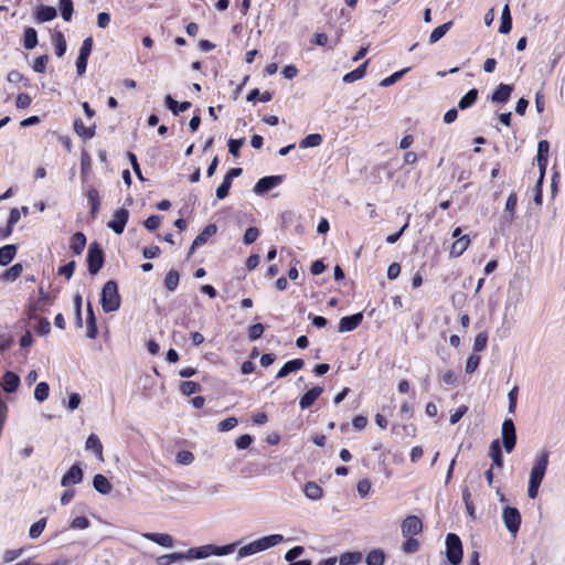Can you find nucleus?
<instances>
[{
  "mask_svg": "<svg viewBox=\"0 0 565 565\" xmlns=\"http://www.w3.org/2000/svg\"><path fill=\"white\" fill-rule=\"evenodd\" d=\"M17 246L13 244L4 245L0 248V265L6 266L10 264L17 254Z\"/></svg>",
  "mask_w": 565,
  "mask_h": 565,
  "instance_id": "a878e982",
  "label": "nucleus"
},
{
  "mask_svg": "<svg viewBox=\"0 0 565 565\" xmlns=\"http://www.w3.org/2000/svg\"><path fill=\"white\" fill-rule=\"evenodd\" d=\"M88 526H89V521H88V519L86 516H76L71 522V527L72 529L85 530Z\"/></svg>",
  "mask_w": 565,
  "mask_h": 565,
  "instance_id": "69168bd1",
  "label": "nucleus"
},
{
  "mask_svg": "<svg viewBox=\"0 0 565 565\" xmlns=\"http://www.w3.org/2000/svg\"><path fill=\"white\" fill-rule=\"evenodd\" d=\"M479 363H480L479 355H476V354L470 355L466 362V372L468 374L473 373L477 370Z\"/></svg>",
  "mask_w": 565,
  "mask_h": 565,
  "instance_id": "bf43d9fd",
  "label": "nucleus"
},
{
  "mask_svg": "<svg viewBox=\"0 0 565 565\" xmlns=\"http://www.w3.org/2000/svg\"><path fill=\"white\" fill-rule=\"evenodd\" d=\"M322 143V137L320 134H310L306 136L299 143L300 148L319 147Z\"/></svg>",
  "mask_w": 565,
  "mask_h": 565,
  "instance_id": "4c0bfd02",
  "label": "nucleus"
},
{
  "mask_svg": "<svg viewBox=\"0 0 565 565\" xmlns=\"http://www.w3.org/2000/svg\"><path fill=\"white\" fill-rule=\"evenodd\" d=\"M504 525L507 526L508 531L515 536L520 529L521 523V514L515 508L505 507L503 509L502 513Z\"/></svg>",
  "mask_w": 565,
  "mask_h": 565,
  "instance_id": "423d86ee",
  "label": "nucleus"
},
{
  "mask_svg": "<svg viewBox=\"0 0 565 565\" xmlns=\"http://www.w3.org/2000/svg\"><path fill=\"white\" fill-rule=\"evenodd\" d=\"M74 129L78 136L84 138H92L95 135V124L86 127L81 119L74 121Z\"/></svg>",
  "mask_w": 565,
  "mask_h": 565,
  "instance_id": "f704fd0d",
  "label": "nucleus"
},
{
  "mask_svg": "<svg viewBox=\"0 0 565 565\" xmlns=\"http://www.w3.org/2000/svg\"><path fill=\"white\" fill-rule=\"evenodd\" d=\"M19 220L20 211L18 209H12L10 212L7 228L3 231V237H8L12 233L13 226L19 222Z\"/></svg>",
  "mask_w": 565,
  "mask_h": 565,
  "instance_id": "a18cd8bd",
  "label": "nucleus"
},
{
  "mask_svg": "<svg viewBox=\"0 0 565 565\" xmlns=\"http://www.w3.org/2000/svg\"><path fill=\"white\" fill-rule=\"evenodd\" d=\"M281 542H284V536L281 534H270L259 537L248 544L241 546L237 551V559L258 554L268 548L277 546Z\"/></svg>",
  "mask_w": 565,
  "mask_h": 565,
  "instance_id": "f257e3e1",
  "label": "nucleus"
},
{
  "mask_svg": "<svg viewBox=\"0 0 565 565\" xmlns=\"http://www.w3.org/2000/svg\"><path fill=\"white\" fill-rule=\"evenodd\" d=\"M501 435L505 451L511 452L516 443L515 427L512 419H504V422L502 423Z\"/></svg>",
  "mask_w": 565,
  "mask_h": 565,
  "instance_id": "0eeeda50",
  "label": "nucleus"
},
{
  "mask_svg": "<svg viewBox=\"0 0 565 565\" xmlns=\"http://www.w3.org/2000/svg\"><path fill=\"white\" fill-rule=\"evenodd\" d=\"M550 151V143L547 140H541L537 145V166L540 170V177H544L546 173L547 156Z\"/></svg>",
  "mask_w": 565,
  "mask_h": 565,
  "instance_id": "9b49d317",
  "label": "nucleus"
},
{
  "mask_svg": "<svg viewBox=\"0 0 565 565\" xmlns=\"http://www.w3.org/2000/svg\"><path fill=\"white\" fill-rule=\"evenodd\" d=\"M35 14H36V19L40 22H47V21L55 19L57 15V12L54 7L40 6V7H38Z\"/></svg>",
  "mask_w": 565,
  "mask_h": 565,
  "instance_id": "cd10ccee",
  "label": "nucleus"
},
{
  "mask_svg": "<svg viewBox=\"0 0 565 565\" xmlns=\"http://www.w3.org/2000/svg\"><path fill=\"white\" fill-rule=\"evenodd\" d=\"M452 21H448L437 28H435L429 35V43L434 44L438 42L451 28Z\"/></svg>",
  "mask_w": 565,
  "mask_h": 565,
  "instance_id": "72a5a7b5",
  "label": "nucleus"
},
{
  "mask_svg": "<svg viewBox=\"0 0 565 565\" xmlns=\"http://www.w3.org/2000/svg\"><path fill=\"white\" fill-rule=\"evenodd\" d=\"M264 326L262 323H256V324H253L252 327H249L248 329V337L252 341H255L257 340L258 338L262 337V334L264 333Z\"/></svg>",
  "mask_w": 565,
  "mask_h": 565,
  "instance_id": "13d9d810",
  "label": "nucleus"
},
{
  "mask_svg": "<svg viewBox=\"0 0 565 565\" xmlns=\"http://www.w3.org/2000/svg\"><path fill=\"white\" fill-rule=\"evenodd\" d=\"M86 195L90 203V214L93 217L96 216L100 206V198L98 191L93 186H87Z\"/></svg>",
  "mask_w": 565,
  "mask_h": 565,
  "instance_id": "393cba45",
  "label": "nucleus"
},
{
  "mask_svg": "<svg viewBox=\"0 0 565 565\" xmlns=\"http://www.w3.org/2000/svg\"><path fill=\"white\" fill-rule=\"evenodd\" d=\"M19 384L20 377L13 372L8 371L2 377V388L8 393L17 391Z\"/></svg>",
  "mask_w": 565,
  "mask_h": 565,
  "instance_id": "5701e85b",
  "label": "nucleus"
},
{
  "mask_svg": "<svg viewBox=\"0 0 565 565\" xmlns=\"http://www.w3.org/2000/svg\"><path fill=\"white\" fill-rule=\"evenodd\" d=\"M83 480V470L78 465H74L71 469L62 477L61 484L63 487H71L77 484Z\"/></svg>",
  "mask_w": 565,
  "mask_h": 565,
  "instance_id": "f8f14e48",
  "label": "nucleus"
},
{
  "mask_svg": "<svg viewBox=\"0 0 565 565\" xmlns=\"http://www.w3.org/2000/svg\"><path fill=\"white\" fill-rule=\"evenodd\" d=\"M87 262L89 273L92 275L97 274L103 266V252L99 248L98 244L93 243L89 245Z\"/></svg>",
  "mask_w": 565,
  "mask_h": 565,
  "instance_id": "6e6552de",
  "label": "nucleus"
},
{
  "mask_svg": "<svg viewBox=\"0 0 565 565\" xmlns=\"http://www.w3.org/2000/svg\"><path fill=\"white\" fill-rule=\"evenodd\" d=\"M518 393H519V388L518 386H514L508 394V398H509V413L510 414H513L515 412V407H516V401H518Z\"/></svg>",
  "mask_w": 565,
  "mask_h": 565,
  "instance_id": "e2e57ef3",
  "label": "nucleus"
},
{
  "mask_svg": "<svg viewBox=\"0 0 565 565\" xmlns=\"http://www.w3.org/2000/svg\"><path fill=\"white\" fill-rule=\"evenodd\" d=\"M61 14L64 21H71L73 15V1L72 0H58Z\"/></svg>",
  "mask_w": 565,
  "mask_h": 565,
  "instance_id": "c03bdc74",
  "label": "nucleus"
},
{
  "mask_svg": "<svg viewBox=\"0 0 565 565\" xmlns=\"http://www.w3.org/2000/svg\"><path fill=\"white\" fill-rule=\"evenodd\" d=\"M513 87L511 85L500 84L490 96V100L497 104H505L511 97Z\"/></svg>",
  "mask_w": 565,
  "mask_h": 565,
  "instance_id": "2eb2a0df",
  "label": "nucleus"
},
{
  "mask_svg": "<svg viewBox=\"0 0 565 565\" xmlns=\"http://www.w3.org/2000/svg\"><path fill=\"white\" fill-rule=\"evenodd\" d=\"M231 188V179H224L223 183L216 189V196L218 199H224L228 194V190Z\"/></svg>",
  "mask_w": 565,
  "mask_h": 565,
  "instance_id": "338daca9",
  "label": "nucleus"
},
{
  "mask_svg": "<svg viewBox=\"0 0 565 565\" xmlns=\"http://www.w3.org/2000/svg\"><path fill=\"white\" fill-rule=\"evenodd\" d=\"M322 488L315 482H307L305 486V494L311 500H318L322 497Z\"/></svg>",
  "mask_w": 565,
  "mask_h": 565,
  "instance_id": "e433bc0d",
  "label": "nucleus"
},
{
  "mask_svg": "<svg viewBox=\"0 0 565 565\" xmlns=\"http://www.w3.org/2000/svg\"><path fill=\"white\" fill-rule=\"evenodd\" d=\"M282 179H259V181L254 186V192L256 194H264L270 189L277 186Z\"/></svg>",
  "mask_w": 565,
  "mask_h": 565,
  "instance_id": "bb28decb",
  "label": "nucleus"
},
{
  "mask_svg": "<svg viewBox=\"0 0 565 565\" xmlns=\"http://www.w3.org/2000/svg\"><path fill=\"white\" fill-rule=\"evenodd\" d=\"M401 529L403 536H414L422 532L423 523L418 516L408 515L403 520Z\"/></svg>",
  "mask_w": 565,
  "mask_h": 565,
  "instance_id": "9d476101",
  "label": "nucleus"
},
{
  "mask_svg": "<svg viewBox=\"0 0 565 565\" xmlns=\"http://www.w3.org/2000/svg\"><path fill=\"white\" fill-rule=\"evenodd\" d=\"M245 139L238 138V139H230L228 140V151L232 156L237 157L239 154V150L242 146L244 145Z\"/></svg>",
  "mask_w": 565,
  "mask_h": 565,
  "instance_id": "603ef678",
  "label": "nucleus"
},
{
  "mask_svg": "<svg viewBox=\"0 0 565 565\" xmlns=\"http://www.w3.org/2000/svg\"><path fill=\"white\" fill-rule=\"evenodd\" d=\"M185 556L184 553H171L166 554L157 558L158 565H171L172 563L184 561Z\"/></svg>",
  "mask_w": 565,
  "mask_h": 565,
  "instance_id": "58836bf2",
  "label": "nucleus"
},
{
  "mask_svg": "<svg viewBox=\"0 0 565 565\" xmlns=\"http://www.w3.org/2000/svg\"><path fill=\"white\" fill-rule=\"evenodd\" d=\"M45 525H46V519H44V518L40 519L35 523H33L29 531L30 537L38 539L42 534L43 530L45 529Z\"/></svg>",
  "mask_w": 565,
  "mask_h": 565,
  "instance_id": "de8ad7c7",
  "label": "nucleus"
},
{
  "mask_svg": "<svg viewBox=\"0 0 565 565\" xmlns=\"http://www.w3.org/2000/svg\"><path fill=\"white\" fill-rule=\"evenodd\" d=\"M487 341H488L487 333L481 332V333L477 334L475 338V343H473L475 351H477V352L482 351L487 345Z\"/></svg>",
  "mask_w": 565,
  "mask_h": 565,
  "instance_id": "052dcab7",
  "label": "nucleus"
},
{
  "mask_svg": "<svg viewBox=\"0 0 565 565\" xmlns=\"http://www.w3.org/2000/svg\"><path fill=\"white\" fill-rule=\"evenodd\" d=\"M129 218V211L127 209H117L107 226L111 228L116 234H121Z\"/></svg>",
  "mask_w": 565,
  "mask_h": 565,
  "instance_id": "1a4fd4ad",
  "label": "nucleus"
},
{
  "mask_svg": "<svg viewBox=\"0 0 565 565\" xmlns=\"http://www.w3.org/2000/svg\"><path fill=\"white\" fill-rule=\"evenodd\" d=\"M24 47L28 50H32L38 44V33L33 28H28L24 31V40H23Z\"/></svg>",
  "mask_w": 565,
  "mask_h": 565,
  "instance_id": "ea45409f",
  "label": "nucleus"
},
{
  "mask_svg": "<svg viewBox=\"0 0 565 565\" xmlns=\"http://www.w3.org/2000/svg\"><path fill=\"white\" fill-rule=\"evenodd\" d=\"M236 417H228L218 423L217 427L220 431H228L237 426Z\"/></svg>",
  "mask_w": 565,
  "mask_h": 565,
  "instance_id": "6e6d98bb",
  "label": "nucleus"
},
{
  "mask_svg": "<svg viewBox=\"0 0 565 565\" xmlns=\"http://www.w3.org/2000/svg\"><path fill=\"white\" fill-rule=\"evenodd\" d=\"M362 320L363 315L361 312L341 318L339 323V332H349L356 329Z\"/></svg>",
  "mask_w": 565,
  "mask_h": 565,
  "instance_id": "4468645a",
  "label": "nucleus"
},
{
  "mask_svg": "<svg viewBox=\"0 0 565 565\" xmlns=\"http://www.w3.org/2000/svg\"><path fill=\"white\" fill-rule=\"evenodd\" d=\"M516 204H518V196L515 193H511L507 200L505 207H504L505 215L503 216V221L508 225L512 224L514 221V212H515Z\"/></svg>",
  "mask_w": 565,
  "mask_h": 565,
  "instance_id": "f3484780",
  "label": "nucleus"
},
{
  "mask_svg": "<svg viewBox=\"0 0 565 565\" xmlns=\"http://www.w3.org/2000/svg\"><path fill=\"white\" fill-rule=\"evenodd\" d=\"M87 311H88V319H87V323H88V330H87V337L89 339H95L96 335H97V326H96V319H95V316H94V312H93V309H92V305L88 303V307H87Z\"/></svg>",
  "mask_w": 565,
  "mask_h": 565,
  "instance_id": "79ce46f5",
  "label": "nucleus"
},
{
  "mask_svg": "<svg viewBox=\"0 0 565 565\" xmlns=\"http://www.w3.org/2000/svg\"><path fill=\"white\" fill-rule=\"evenodd\" d=\"M86 246V237L83 233L77 232L71 238L70 247L76 255H81Z\"/></svg>",
  "mask_w": 565,
  "mask_h": 565,
  "instance_id": "c85d7f7f",
  "label": "nucleus"
},
{
  "mask_svg": "<svg viewBox=\"0 0 565 565\" xmlns=\"http://www.w3.org/2000/svg\"><path fill=\"white\" fill-rule=\"evenodd\" d=\"M362 561V554L360 552H347L339 558L340 565H355Z\"/></svg>",
  "mask_w": 565,
  "mask_h": 565,
  "instance_id": "c9c22d12",
  "label": "nucleus"
},
{
  "mask_svg": "<svg viewBox=\"0 0 565 565\" xmlns=\"http://www.w3.org/2000/svg\"><path fill=\"white\" fill-rule=\"evenodd\" d=\"M446 555L452 565H459L462 559V544L458 535L450 533L446 537Z\"/></svg>",
  "mask_w": 565,
  "mask_h": 565,
  "instance_id": "20e7f679",
  "label": "nucleus"
},
{
  "mask_svg": "<svg viewBox=\"0 0 565 565\" xmlns=\"http://www.w3.org/2000/svg\"><path fill=\"white\" fill-rule=\"evenodd\" d=\"M22 271H23L22 264L17 263L1 275V280L14 281L21 276Z\"/></svg>",
  "mask_w": 565,
  "mask_h": 565,
  "instance_id": "2f4dec72",
  "label": "nucleus"
},
{
  "mask_svg": "<svg viewBox=\"0 0 565 565\" xmlns=\"http://www.w3.org/2000/svg\"><path fill=\"white\" fill-rule=\"evenodd\" d=\"M217 232V227L215 224H209L205 226L202 232L194 238L191 248L190 254L191 255L198 247L204 245L206 241L213 236Z\"/></svg>",
  "mask_w": 565,
  "mask_h": 565,
  "instance_id": "ddd939ff",
  "label": "nucleus"
},
{
  "mask_svg": "<svg viewBox=\"0 0 565 565\" xmlns=\"http://www.w3.org/2000/svg\"><path fill=\"white\" fill-rule=\"evenodd\" d=\"M93 39L86 38L82 43L78 56L88 58L93 50Z\"/></svg>",
  "mask_w": 565,
  "mask_h": 565,
  "instance_id": "5fc2aeb1",
  "label": "nucleus"
},
{
  "mask_svg": "<svg viewBox=\"0 0 565 565\" xmlns=\"http://www.w3.org/2000/svg\"><path fill=\"white\" fill-rule=\"evenodd\" d=\"M356 490L361 498H366L371 490V482L367 479L360 480Z\"/></svg>",
  "mask_w": 565,
  "mask_h": 565,
  "instance_id": "680f3d73",
  "label": "nucleus"
},
{
  "mask_svg": "<svg viewBox=\"0 0 565 565\" xmlns=\"http://www.w3.org/2000/svg\"><path fill=\"white\" fill-rule=\"evenodd\" d=\"M469 245H470V238L468 235H463L462 237H459L451 245L450 256L451 257L461 256L468 249Z\"/></svg>",
  "mask_w": 565,
  "mask_h": 565,
  "instance_id": "aec40b11",
  "label": "nucleus"
},
{
  "mask_svg": "<svg viewBox=\"0 0 565 565\" xmlns=\"http://www.w3.org/2000/svg\"><path fill=\"white\" fill-rule=\"evenodd\" d=\"M322 391L323 390L320 386H316V387L309 390L305 395L301 396V398L299 401L300 408L306 409V408L310 407L317 401V398L320 396Z\"/></svg>",
  "mask_w": 565,
  "mask_h": 565,
  "instance_id": "dca6fc26",
  "label": "nucleus"
},
{
  "mask_svg": "<svg viewBox=\"0 0 565 565\" xmlns=\"http://www.w3.org/2000/svg\"><path fill=\"white\" fill-rule=\"evenodd\" d=\"M194 460V456L191 451L182 450L177 454V462L180 465H191Z\"/></svg>",
  "mask_w": 565,
  "mask_h": 565,
  "instance_id": "864d4df0",
  "label": "nucleus"
},
{
  "mask_svg": "<svg viewBox=\"0 0 565 565\" xmlns=\"http://www.w3.org/2000/svg\"><path fill=\"white\" fill-rule=\"evenodd\" d=\"M305 365V361L302 359H295L286 362L282 367L278 371L276 377L281 379L287 376L289 373L301 370Z\"/></svg>",
  "mask_w": 565,
  "mask_h": 565,
  "instance_id": "6ab92c4d",
  "label": "nucleus"
},
{
  "mask_svg": "<svg viewBox=\"0 0 565 565\" xmlns=\"http://www.w3.org/2000/svg\"><path fill=\"white\" fill-rule=\"evenodd\" d=\"M367 64H369V61H365L358 68L347 73L342 78L343 82L344 83H353L355 81L363 78L365 75V72H366Z\"/></svg>",
  "mask_w": 565,
  "mask_h": 565,
  "instance_id": "c756f323",
  "label": "nucleus"
},
{
  "mask_svg": "<svg viewBox=\"0 0 565 565\" xmlns=\"http://www.w3.org/2000/svg\"><path fill=\"white\" fill-rule=\"evenodd\" d=\"M142 536L146 540L152 541L163 547H172L173 539L171 535L166 533H143Z\"/></svg>",
  "mask_w": 565,
  "mask_h": 565,
  "instance_id": "a211bd4d",
  "label": "nucleus"
},
{
  "mask_svg": "<svg viewBox=\"0 0 565 565\" xmlns=\"http://www.w3.org/2000/svg\"><path fill=\"white\" fill-rule=\"evenodd\" d=\"M478 95H479V93H478V89H476V88L468 90L466 93V95H463L460 98V100L458 102V107L461 110L468 109L477 102Z\"/></svg>",
  "mask_w": 565,
  "mask_h": 565,
  "instance_id": "7c9ffc66",
  "label": "nucleus"
},
{
  "mask_svg": "<svg viewBox=\"0 0 565 565\" xmlns=\"http://www.w3.org/2000/svg\"><path fill=\"white\" fill-rule=\"evenodd\" d=\"M385 559L384 552L380 548L372 550L366 556L367 565H383Z\"/></svg>",
  "mask_w": 565,
  "mask_h": 565,
  "instance_id": "a19ab883",
  "label": "nucleus"
},
{
  "mask_svg": "<svg viewBox=\"0 0 565 565\" xmlns=\"http://www.w3.org/2000/svg\"><path fill=\"white\" fill-rule=\"evenodd\" d=\"M102 308L105 312L117 311L120 307V296L117 284L114 280L107 281L102 289Z\"/></svg>",
  "mask_w": 565,
  "mask_h": 565,
  "instance_id": "7ed1b4c3",
  "label": "nucleus"
},
{
  "mask_svg": "<svg viewBox=\"0 0 565 565\" xmlns=\"http://www.w3.org/2000/svg\"><path fill=\"white\" fill-rule=\"evenodd\" d=\"M179 273L177 270H170L164 279V286L168 290L173 291L179 284Z\"/></svg>",
  "mask_w": 565,
  "mask_h": 565,
  "instance_id": "49530a36",
  "label": "nucleus"
},
{
  "mask_svg": "<svg viewBox=\"0 0 565 565\" xmlns=\"http://www.w3.org/2000/svg\"><path fill=\"white\" fill-rule=\"evenodd\" d=\"M66 51V41L61 32L55 34V52L57 56H63Z\"/></svg>",
  "mask_w": 565,
  "mask_h": 565,
  "instance_id": "8fccbe9b",
  "label": "nucleus"
},
{
  "mask_svg": "<svg viewBox=\"0 0 565 565\" xmlns=\"http://www.w3.org/2000/svg\"><path fill=\"white\" fill-rule=\"evenodd\" d=\"M200 388H201L200 384H198L196 382H192V381L183 382L180 386L182 394L188 395V396L193 393L199 392Z\"/></svg>",
  "mask_w": 565,
  "mask_h": 565,
  "instance_id": "3c124183",
  "label": "nucleus"
},
{
  "mask_svg": "<svg viewBox=\"0 0 565 565\" xmlns=\"http://www.w3.org/2000/svg\"><path fill=\"white\" fill-rule=\"evenodd\" d=\"M238 545L237 542L224 546L206 544L198 547H191L185 553V559H204L212 555L224 556L233 553Z\"/></svg>",
  "mask_w": 565,
  "mask_h": 565,
  "instance_id": "f03ea898",
  "label": "nucleus"
},
{
  "mask_svg": "<svg viewBox=\"0 0 565 565\" xmlns=\"http://www.w3.org/2000/svg\"><path fill=\"white\" fill-rule=\"evenodd\" d=\"M408 71V68H404L402 71H398V72H395L393 73L392 75L383 78L381 82H380V85L382 87H388L393 84H395L406 72Z\"/></svg>",
  "mask_w": 565,
  "mask_h": 565,
  "instance_id": "09e8293b",
  "label": "nucleus"
},
{
  "mask_svg": "<svg viewBox=\"0 0 565 565\" xmlns=\"http://www.w3.org/2000/svg\"><path fill=\"white\" fill-rule=\"evenodd\" d=\"M259 235V232L256 227H248L244 234V243L252 244L254 243Z\"/></svg>",
  "mask_w": 565,
  "mask_h": 565,
  "instance_id": "774afa93",
  "label": "nucleus"
},
{
  "mask_svg": "<svg viewBox=\"0 0 565 565\" xmlns=\"http://www.w3.org/2000/svg\"><path fill=\"white\" fill-rule=\"evenodd\" d=\"M47 56L41 55L34 60L33 70L36 73H44L46 71Z\"/></svg>",
  "mask_w": 565,
  "mask_h": 565,
  "instance_id": "0e129e2a",
  "label": "nucleus"
},
{
  "mask_svg": "<svg viewBox=\"0 0 565 565\" xmlns=\"http://www.w3.org/2000/svg\"><path fill=\"white\" fill-rule=\"evenodd\" d=\"M548 466V452L543 450L535 459L534 466L530 473V480L533 482L542 483L544 475Z\"/></svg>",
  "mask_w": 565,
  "mask_h": 565,
  "instance_id": "39448f33",
  "label": "nucleus"
},
{
  "mask_svg": "<svg viewBox=\"0 0 565 565\" xmlns=\"http://www.w3.org/2000/svg\"><path fill=\"white\" fill-rule=\"evenodd\" d=\"M50 386L46 382H40L34 390V398L42 403L49 397Z\"/></svg>",
  "mask_w": 565,
  "mask_h": 565,
  "instance_id": "37998d69",
  "label": "nucleus"
},
{
  "mask_svg": "<svg viewBox=\"0 0 565 565\" xmlns=\"http://www.w3.org/2000/svg\"><path fill=\"white\" fill-rule=\"evenodd\" d=\"M93 486L95 490L100 494H109L113 490V486L109 480L100 473L95 475L93 479Z\"/></svg>",
  "mask_w": 565,
  "mask_h": 565,
  "instance_id": "4be33fe9",
  "label": "nucleus"
},
{
  "mask_svg": "<svg viewBox=\"0 0 565 565\" xmlns=\"http://www.w3.org/2000/svg\"><path fill=\"white\" fill-rule=\"evenodd\" d=\"M489 456L491 457V459L493 460V463L497 467L501 468L503 466V460H502V456H501V447H500V443L498 439L493 440L490 444Z\"/></svg>",
  "mask_w": 565,
  "mask_h": 565,
  "instance_id": "473e14b6",
  "label": "nucleus"
},
{
  "mask_svg": "<svg viewBox=\"0 0 565 565\" xmlns=\"http://www.w3.org/2000/svg\"><path fill=\"white\" fill-rule=\"evenodd\" d=\"M164 104L175 116L191 107L190 102H182L179 104L175 99L172 98L171 95L166 96Z\"/></svg>",
  "mask_w": 565,
  "mask_h": 565,
  "instance_id": "b1692460",
  "label": "nucleus"
},
{
  "mask_svg": "<svg viewBox=\"0 0 565 565\" xmlns=\"http://www.w3.org/2000/svg\"><path fill=\"white\" fill-rule=\"evenodd\" d=\"M86 450H92L99 460H104L103 456V445L99 440L98 436L95 434H90L85 443Z\"/></svg>",
  "mask_w": 565,
  "mask_h": 565,
  "instance_id": "412c9836",
  "label": "nucleus"
},
{
  "mask_svg": "<svg viewBox=\"0 0 565 565\" xmlns=\"http://www.w3.org/2000/svg\"><path fill=\"white\" fill-rule=\"evenodd\" d=\"M419 547V543L416 539H413L412 536H408L407 540L404 542L402 550L405 553H415Z\"/></svg>",
  "mask_w": 565,
  "mask_h": 565,
  "instance_id": "4d7b16f0",
  "label": "nucleus"
}]
</instances>
